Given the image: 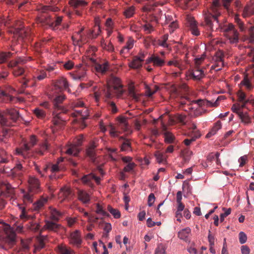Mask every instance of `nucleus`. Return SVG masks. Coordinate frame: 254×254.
I'll use <instances>...</instances> for the list:
<instances>
[{
  "instance_id": "1",
  "label": "nucleus",
  "mask_w": 254,
  "mask_h": 254,
  "mask_svg": "<svg viewBox=\"0 0 254 254\" xmlns=\"http://www.w3.org/2000/svg\"><path fill=\"white\" fill-rule=\"evenodd\" d=\"M124 92L123 84L119 77L112 76L110 77L104 93L107 98H111L114 96L121 97Z\"/></svg>"
},
{
  "instance_id": "2",
  "label": "nucleus",
  "mask_w": 254,
  "mask_h": 254,
  "mask_svg": "<svg viewBox=\"0 0 254 254\" xmlns=\"http://www.w3.org/2000/svg\"><path fill=\"white\" fill-rule=\"evenodd\" d=\"M211 10L213 14L211 13H207L204 17V25L208 30H213L214 24H216V28L217 26L220 27L218 17L220 15V12L218 11V8L220 6L219 0H213L212 3L211 4Z\"/></svg>"
},
{
  "instance_id": "3",
  "label": "nucleus",
  "mask_w": 254,
  "mask_h": 254,
  "mask_svg": "<svg viewBox=\"0 0 254 254\" xmlns=\"http://www.w3.org/2000/svg\"><path fill=\"white\" fill-rule=\"evenodd\" d=\"M38 10L41 13L36 18V23L41 27L45 28H48V27L52 28L53 16L48 13L49 10H53L51 6H41L39 7Z\"/></svg>"
},
{
  "instance_id": "4",
  "label": "nucleus",
  "mask_w": 254,
  "mask_h": 254,
  "mask_svg": "<svg viewBox=\"0 0 254 254\" xmlns=\"http://www.w3.org/2000/svg\"><path fill=\"white\" fill-rule=\"evenodd\" d=\"M0 228H1L5 234L6 244L1 245L0 248L3 250H8L13 247L15 243L16 234L10 228L8 224L4 222H0Z\"/></svg>"
},
{
  "instance_id": "5",
  "label": "nucleus",
  "mask_w": 254,
  "mask_h": 254,
  "mask_svg": "<svg viewBox=\"0 0 254 254\" xmlns=\"http://www.w3.org/2000/svg\"><path fill=\"white\" fill-rule=\"evenodd\" d=\"M5 114L10 116L11 120H8V119L6 118L4 115L0 111V125L2 127L12 126V122H15L19 118V113L17 110L13 109V108L7 109Z\"/></svg>"
},
{
  "instance_id": "6",
  "label": "nucleus",
  "mask_w": 254,
  "mask_h": 254,
  "mask_svg": "<svg viewBox=\"0 0 254 254\" xmlns=\"http://www.w3.org/2000/svg\"><path fill=\"white\" fill-rule=\"evenodd\" d=\"M224 36L228 39L229 43H238L239 40V34L232 23L224 25L222 28Z\"/></svg>"
},
{
  "instance_id": "7",
  "label": "nucleus",
  "mask_w": 254,
  "mask_h": 254,
  "mask_svg": "<svg viewBox=\"0 0 254 254\" xmlns=\"http://www.w3.org/2000/svg\"><path fill=\"white\" fill-rule=\"evenodd\" d=\"M37 139L35 135H31L30 137V140L28 143H24L23 144L16 150V152L19 155H21L24 158L31 156L32 154L29 152L31 148L36 144Z\"/></svg>"
},
{
  "instance_id": "8",
  "label": "nucleus",
  "mask_w": 254,
  "mask_h": 254,
  "mask_svg": "<svg viewBox=\"0 0 254 254\" xmlns=\"http://www.w3.org/2000/svg\"><path fill=\"white\" fill-rule=\"evenodd\" d=\"M69 4L73 9L74 10L76 15H81L82 14V10H83L88 4V2L84 0H70Z\"/></svg>"
},
{
  "instance_id": "9",
  "label": "nucleus",
  "mask_w": 254,
  "mask_h": 254,
  "mask_svg": "<svg viewBox=\"0 0 254 254\" xmlns=\"http://www.w3.org/2000/svg\"><path fill=\"white\" fill-rule=\"evenodd\" d=\"M221 98V96H219L217 100L214 102V103H211L210 101H204V100H196V101H191L188 105V109L190 110H194V109H197L199 106L203 105L205 103L207 106H213V107H216L218 105V101Z\"/></svg>"
},
{
  "instance_id": "10",
  "label": "nucleus",
  "mask_w": 254,
  "mask_h": 254,
  "mask_svg": "<svg viewBox=\"0 0 254 254\" xmlns=\"http://www.w3.org/2000/svg\"><path fill=\"white\" fill-rule=\"evenodd\" d=\"M97 147V144L95 142H91L89 143L86 150L87 156L89 157L91 162L96 163V148Z\"/></svg>"
},
{
  "instance_id": "11",
  "label": "nucleus",
  "mask_w": 254,
  "mask_h": 254,
  "mask_svg": "<svg viewBox=\"0 0 254 254\" xmlns=\"http://www.w3.org/2000/svg\"><path fill=\"white\" fill-rule=\"evenodd\" d=\"M29 186L30 190L34 194L40 191V184L39 179L35 177H30L28 180Z\"/></svg>"
},
{
  "instance_id": "12",
  "label": "nucleus",
  "mask_w": 254,
  "mask_h": 254,
  "mask_svg": "<svg viewBox=\"0 0 254 254\" xmlns=\"http://www.w3.org/2000/svg\"><path fill=\"white\" fill-rule=\"evenodd\" d=\"M82 242L81 238V233L80 231L75 230L71 233L69 237V243L76 245V247H80Z\"/></svg>"
},
{
  "instance_id": "13",
  "label": "nucleus",
  "mask_w": 254,
  "mask_h": 254,
  "mask_svg": "<svg viewBox=\"0 0 254 254\" xmlns=\"http://www.w3.org/2000/svg\"><path fill=\"white\" fill-rule=\"evenodd\" d=\"M127 120V117H125L124 116H119L117 118L118 125L121 129H122L123 130L126 131V132L129 133V134H130V133L132 132V131L129 129Z\"/></svg>"
},
{
  "instance_id": "14",
  "label": "nucleus",
  "mask_w": 254,
  "mask_h": 254,
  "mask_svg": "<svg viewBox=\"0 0 254 254\" xmlns=\"http://www.w3.org/2000/svg\"><path fill=\"white\" fill-rule=\"evenodd\" d=\"M78 199L84 204L89 203L91 200V194L84 190L78 189L77 191Z\"/></svg>"
},
{
  "instance_id": "15",
  "label": "nucleus",
  "mask_w": 254,
  "mask_h": 254,
  "mask_svg": "<svg viewBox=\"0 0 254 254\" xmlns=\"http://www.w3.org/2000/svg\"><path fill=\"white\" fill-rule=\"evenodd\" d=\"M150 62H152L153 65L155 66L158 67L163 66V65H165V63L163 58H161L158 56H155V55H153L146 60V63L148 64L150 63Z\"/></svg>"
},
{
  "instance_id": "16",
  "label": "nucleus",
  "mask_w": 254,
  "mask_h": 254,
  "mask_svg": "<svg viewBox=\"0 0 254 254\" xmlns=\"http://www.w3.org/2000/svg\"><path fill=\"white\" fill-rule=\"evenodd\" d=\"M65 97L64 95H60L56 96L53 101L55 109L57 111H61L63 113H66L67 110L64 108L61 104L64 100Z\"/></svg>"
},
{
  "instance_id": "17",
  "label": "nucleus",
  "mask_w": 254,
  "mask_h": 254,
  "mask_svg": "<svg viewBox=\"0 0 254 254\" xmlns=\"http://www.w3.org/2000/svg\"><path fill=\"white\" fill-rule=\"evenodd\" d=\"M61 227V224H57L56 222H53V221L46 220L43 227V229L57 233L60 229Z\"/></svg>"
},
{
  "instance_id": "18",
  "label": "nucleus",
  "mask_w": 254,
  "mask_h": 254,
  "mask_svg": "<svg viewBox=\"0 0 254 254\" xmlns=\"http://www.w3.org/2000/svg\"><path fill=\"white\" fill-rule=\"evenodd\" d=\"M26 170L25 167H23L20 163H18L16 164L15 167L11 170V173L14 176L21 177Z\"/></svg>"
},
{
  "instance_id": "19",
  "label": "nucleus",
  "mask_w": 254,
  "mask_h": 254,
  "mask_svg": "<svg viewBox=\"0 0 254 254\" xmlns=\"http://www.w3.org/2000/svg\"><path fill=\"white\" fill-rule=\"evenodd\" d=\"M189 25L190 27V30L193 35L198 36L200 32L198 29L196 22L193 17H188Z\"/></svg>"
},
{
  "instance_id": "20",
  "label": "nucleus",
  "mask_w": 254,
  "mask_h": 254,
  "mask_svg": "<svg viewBox=\"0 0 254 254\" xmlns=\"http://www.w3.org/2000/svg\"><path fill=\"white\" fill-rule=\"evenodd\" d=\"M55 86L60 90L65 89L68 91H70L68 88V82L64 77H60V79H58L55 83Z\"/></svg>"
},
{
  "instance_id": "21",
  "label": "nucleus",
  "mask_w": 254,
  "mask_h": 254,
  "mask_svg": "<svg viewBox=\"0 0 254 254\" xmlns=\"http://www.w3.org/2000/svg\"><path fill=\"white\" fill-rule=\"evenodd\" d=\"M190 74L193 79H200L204 76L203 70L200 69L199 66L196 65Z\"/></svg>"
},
{
  "instance_id": "22",
  "label": "nucleus",
  "mask_w": 254,
  "mask_h": 254,
  "mask_svg": "<svg viewBox=\"0 0 254 254\" xmlns=\"http://www.w3.org/2000/svg\"><path fill=\"white\" fill-rule=\"evenodd\" d=\"M71 75L73 79L83 80L86 76V69L84 68H79L75 73H71Z\"/></svg>"
},
{
  "instance_id": "23",
  "label": "nucleus",
  "mask_w": 254,
  "mask_h": 254,
  "mask_svg": "<svg viewBox=\"0 0 254 254\" xmlns=\"http://www.w3.org/2000/svg\"><path fill=\"white\" fill-rule=\"evenodd\" d=\"M58 251L60 254H73L74 251L69 247L64 244H60L57 246Z\"/></svg>"
},
{
  "instance_id": "24",
  "label": "nucleus",
  "mask_w": 254,
  "mask_h": 254,
  "mask_svg": "<svg viewBox=\"0 0 254 254\" xmlns=\"http://www.w3.org/2000/svg\"><path fill=\"white\" fill-rule=\"evenodd\" d=\"M95 68L97 72L104 74L109 68V64L108 63H104L103 64L95 63Z\"/></svg>"
},
{
  "instance_id": "25",
  "label": "nucleus",
  "mask_w": 254,
  "mask_h": 254,
  "mask_svg": "<svg viewBox=\"0 0 254 254\" xmlns=\"http://www.w3.org/2000/svg\"><path fill=\"white\" fill-rule=\"evenodd\" d=\"M14 98L13 96L7 94L5 91L0 87V102L9 103V102H12Z\"/></svg>"
},
{
  "instance_id": "26",
  "label": "nucleus",
  "mask_w": 254,
  "mask_h": 254,
  "mask_svg": "<svg viewBox=\"0 0 254 254\" xmlns=\"http://www.w3.org/2000/svg\"><path fill=\"white\" fill-rule=\"evenodd\" d=\"M47 201L48 197H44V196H41L39 200H37V201L33 204L34 210H39L40 209L42 208L45 204L47 203Z\"/></svg>"
},
{
  "instance_id": "27",
  "label": "nucleus",
  "mask_w": 254,
  "mask_h": 254,
  "mask_svg": "<svg viewBox=\"0 0 254 254\" xmlns=\"http://www.w3.org/2000/svg\"><path fill=\"white\" fill-rule=\"evenodd\" d=\"M62 112L58 111L57 110L55 109L53 112V115H55L52 120L53 124L55 125H61L64 120L63 119L61 116Z\"/></svg>"
},
{
  "instance_id": "28",
  "label": "nucleus",
  "mask_w": 254,
  "mask_h": 254,
  "mask_svg": "<svg viewBox=\"0 0 254 254\" xmlns=\"http://www.w3.org/2000/svg\"><path fill=\"white\" fill-rule=\"evenodd\" d=\"M191 232L190 229L189 227L185 228L179 232L178 236L179 238L185 241H188V236Z\"/></svg>"
},
{
  "instance_id": "29",
  "label": "nucleus",
  "mask_w": 254,
  "mask_h": 254,
  "mask_svg": "<svg viewBox=\"0 0 254 254\" xmlns=\"http://www.w3.org/2000/svg\"><path fill=\"white\" fill-rule=\"evenodd\" d=\"M128 66L131 67V68L134 69H138L140 68V67H141L142 64H141V60H140L139 57H133L132 62L128 64Z\"/></svg>"
},
{
  "instance_id": "30",
  "label": "nucleus",
  "mask_w": 254,
  "mask_h": 254,
  "mask_svg": "<svg viewBox=\"0 0 254 254\" xmlns=\"http://www.w3.org/2000/svg\"><path fill=\"white\" fill-rule=\"evenodd\" d=\"M223 66H224L223 58L221 56H218L216 58V63L212 65L211 68L214 69V70L218 71L221 70Z\"/></svg>"
},
{
  "instance_id": "31",
  "label": "nucleus",
  "mask_w": 254,
  "mask_h": 254,
  "mask_svg": "<svg viewBox=\"0 0 254 254\" xmlns=\"http://www.w3.org/2000/svg\"><path fill=\"white\" fill-rule=\"evenodd\" d=\"M34 193L32 191H31L30 188L29 186L28 191L25 192L23 196V200L24 203H31L33 202Z\"/></svg>"
},
{
  "instance_id": "32",
  "label": "nucleus",
  "mask_w": 254,
  "mask_h": 254,
  "mask_svg": "<svg viewBox=\"0 0 254 254\" xmlns=\"http://www.w3.org/2000/svg\"><path fill=\"white\" fill-rule=\"evenodd\" d=\"M12 69V73L14 76H19L24 74L25 72L24 68L20 65L16 64L14 66H8Z\"/></svg>"
},
{
  "instance_id": "33",
  "label": "nucleus",
  "mask_w": 254,
  "mask_h": 254,
  "mask_svg": "<svg viewBox=\"0 0 254 254\" xmlns=\"http://www.w3.org/2000/svg\"><path fill=\"white\" fill-rule=\"evenodd\" d=\"M94 174H89L84 175L82 177L81 180L84 184L88 185L89 186L92 187L93 185V180L94 179Z\"/></svg>"
},
{
  "instance_id": "34",
  "label": "nucleus",
  "mask_w": 254,
  "mask_h": 254,
  "mask_svg": "<svg viewBox=\"0 0 254 254\" xmlns=\"http://www.w3.org/2000/svg\"><path fill=\"white\" fill-rule=\"evenodd\" d=\"M66 153L69 155H73L74 156H77L79 152H80V149L78 147L77 145L74 142V144H72L66 150Z\"/></svg>"
},
{
  "instance_id": "35",
  "label": "nucleus",
  "mask_w": 254,
  "mask_h": 254,
  "mask_svg": "<svg viewBox=\"0 0 254 254\" xmlns=\"http://www.w3.org/2000/svg\"><path fill=\"white\" fill-rule=\"evenodd\" d=\"M120 139L123 140V142L122 143L121 146V150H122V151H126V150H131V143L129 139H125L123 137H121Z\"/></svg>"
},
{
  "instance_id": "36",
  "label": "nucleus",
  "mask_w": 254,
  "mask_h": 254,
  "mask_svg": "<svg viewBox=\"0 0 254 254\" xmlns=\"http://www.w3.org/2000/svg\"><path fill=\"white\" fill-rule=\"evenodd\" d=\"M50 210L51 218L53 220L58 221L60 217L62 215V212L59 211V210L55 208H52V207H50Z\"/></svg>"
},
{
  "instance_id": "37",
  "label": "nucleus",
  "mask_w": 254,
  "mask_h": 254,
  "mask_svg": "<svg viewBox=\"0 0 254 254\" xmlns=\"http://www.w3.org/2000/svg\"><path fill=\"white\" fill-rule=\"evenodd\" d=\"M164 140L166 143H174L175 137L172 132L165 131L164 132Z\"/></svg>"
},
{
  "instance_id": "38",
  "label": "nucleus",
  "mask_w": 254,
  "mask_h": 254,
  "mask_svg": "<svg viewBox=\"0 0 254 254\" xmlns=\"http://www.w3.org/2000/svg\"><path fill=\"white\" fill-rule=\"evenodd\" d=\"M14 33L15 35L18 36L19 37L24 38L26 37L29 34V32L25 30L24 28H17L15 29Z\"/></svg>"
},
{
  "instance_id": "39",
  "label": "nucleus",
  "mask_w": 254,
  "mask_h": 254,
  "mask_svg": "<svg viewBox=\"0 0 254 254\" xmlns=\"http://www.w3.org/2000/svg\"><path fill=\"white\" fill-rule=\"evenodd\" d=\"M47 77V74L44 70H37L36 75L34 76L35 80H42Z\"/></svg>"
},
{
  "instance_id": "40",
  "label": "nucleus",
  "mask_w": 254,
  "mask_h": 254,
  "mask_svg": "<svg viewBox=\"0 0 254 254\" xmlns=\"http://www.w3.org/2000/svg\"><path fill=\"white\" fill-rule=\"evenodd\" d=\"M254 4L252 5H247L244 7L243 10L244 16H248V15H254Z\"/></svg>"
},
{
  "instance_id": "41",
  "label": "nucleus",
  "mask_w": 254,
  "mask_h": 254,
  "mask_svg": "<svg viewBox=\"0 0 254 254\" xmlns=\"http://www.w3.org/2000/svg\"><path fill=\"white\" fill-rule=\"evenodd\" d=\"M135 11V7L133 6H129L124 11V15L127 18H129V17H131L133 16Z\"/></svg>"
},
{
  "instance_id": "42",
  "label": "nucleus",
  "mask_w": 254,
  "mask_h": 254,
  "mask_svg": "<svg viewBox=\"0 0 254 254\" xmlns=\"http://www.w3.org/2000/svg\"><path fill=\"white\" fill-rule=\"evenodd\" d=\"M62 20V16H57L55 20H54V18L52 17V29L55 30V29L58 28V26L61 24Z\"/></svg>"
},
{
  "instance_id": "43",
  "label": "nucleus",
  "mask_w": 254,
  "mask_h": 254,
  "mask_svg": "<svg viewBox=\"0 0 254 254\" xmlns=\"http://www.w3.org/2000/svg\"><path fill=\"white\" fill-rule=\"evenodd\" d=\"M75 112L76 113V116H80V117H81V119L83 120L87 119L88 116V110L86 108H83L82 110H75Z\"/></svg>"
},
{
  "instance_id": "44",
  "label": "nucleus",
  "mask_w": 254,
  "mask_h": 254,
  "mask_svg": "<svg viewBox=\"0 0 254 254\" xmlns=\"http://www.w3.org/2000/svg\"><path fill=\"white\" fill-rule=\"evenodd\" d=\"M12 53L10 52H2L0 53V64L4 63L6 62L8 59L11 56Z\"/></svg>"
},
{
  "instance_id": "45",
  "label": "nucleus",
  "mask_w": 254,
  "mask_h": 254,
  "mask_svg": "<svg viewBox=\"0 0 254 254\" xmlns=\"http://www.w3.org/2000/svg\"><path fill=\"white\" fill-rule=\"evenodd\" d=\"M239 117L241 119L242 122L245 124H250L251 122V118L247 113L241 112L240 113H239Z\"/></svg>"
},
{
  "instance_id": "46",
  "label": "nucleus",
  "mask_w": 254,
  "mask_h": 254,
  "mask_svg": "<svg viewBox=\"0 0 254 254\" xmlns=\"http://www.w3.org/2000/svg\"><path fill=\"white\" fill-rule=\"evenodd\" d=\"M128 96L131 97L135 100H138L139 99V95L136 94L133 87H129L128 88Z\"/></svg>"
},
{
  "instance_id": "47",
  "label": "nucleus",
  "mask_w": 254,
  "mask_h": 254,
  "mask_svg": "<svg viewBox=\"0 0 254 254\" xmlns=\"http://www.w3.org/2000/svg\"><path fill=\"white\" fill-rule=\"evenodd\" d=\"M193 153L188 149H186L182 151V155L185 161H189Z\"/></svg>"
},
{
  "instance_id": "48",
  "label": "nucleus",
  "mask_w": 254,
  "mask_h": 254,
  "mask_svg": "<svg viewBox=\"0 0 254 254\" xmlns=\"http://www.w3.org/2000/svg\"><path fill=\"white\" fill-rule=\"evenodd\" d=\"M154 155L159 163H163L166 161V159L163 153L160 151H156Z\"/></svg>"
},
{
  "instance_id": "49",
  "label": "nucleus",
  "mask_w": 254,
  "mask_h": 254,
  "mask_svg": "<svg viewBox=\"0 0 254 254\" xmlns=\"http://www.w3.org/2000/svg\"><path fill=\"white\" fill-rule=\"evenodd\" d=\"M108 210L114 216L115 218H120L121 217V213L119 210L117 209H115V208H112L111 205L108 206Z\"/></svg>"
},
{
  "instance_id": "50",
  "label": "nucleus",
  "mask_w": 254,
  "mask_h": 254,
  "mask_svg": "<svg viewBox=\"0 0 254 254\" xmlns=\"http://www.w3.org/2000/svg\"><path fill=\"white\" fill-rule=\"evenodd\" d=\"M27 60L23 58H18L15 61H11L8 64V65H15L16 64L20 65V64H23L26 63Z\"/></svg>"
},
{
  "instance_id": "51",
  "label": "nucleus",
  "mask_w": 254,
  "mask_h": 254,
  "mask_svg": "<svg viewBox=\"0 0 254 254\" xmlns=\"http://www.w3.org/2000/svg\"><path fill=\"white\" fill-rule=\"evenodd\" d=\"M248 33L249 35V42L253 43L254 41V25H251L248 28Z\"/></svg>"
},
{
  "instance_id": "52",
  "label": "nucleus",
  "mask_w": 254,
  "mask_h": 254,
  "mask_svg": "<svg viewBox=\"0 0 254 254\" xmlns=\"http://www.w3.org/2000/svg\"><path fill=\"white\" fill-rule=\"evenodd\" d=\"M48 144L47 143L45 142L41 146L39 149H36V152L37 154H39V155H44V151H45V150H48Z\"/></svg>"
},
{
  "instance_id": "53",
  "label": "nucleus",
  "mask_w": 254,
  "mask_h": 254,
  "mask_svg": "<svg viewBox=\"0 0 254 254\" xmlns=\"http://www.w3.org/2000/svg\"><path fill=\"white\" fill-rule=\"evenodd\" d=\"M235 22L237 23L240 30L242 31H244L245 30L246 28L243 22L242 21L241 19H240L239 17L237 16H236L234 18Z\"/></svg>"
},
{
  "instance_id": "54",
  "label": "nucleus",
  "mask_w": 254,
  "mask_h": 254,
  "mask_svg": "<svg viewBox=\"0 0 254 254\" xmlns=\"http://www.w3.org/2000/svg\"><path fill=\"white\" fill-rule=\"evenodd\" d=\"M34 113L36 117L40 118V119H43L46 115V113L44 110L40 109V108H36L34 110Z\"/></svg>"
},
{
  "instance_id": "55",
  "label": "nucleus",
  "mask_w": 254,
  "mask_h": 254,
  "mask_svg": "<svg viewBox=\"0 0 254 254\" xmlns=\"http://www.w3.org/2000/svg\"><path fill=\"white\" fill-rule=\"evenodd\" d=\"M96 212L97 214H101L102 216H108L109 214L106 212L105 210H103L102 207L99 203L96 204Z\"/></svg>"
},
{
  "instance_id": "56",
  "label": "nucleus",
  "mask_w": 254,
  "mask_h": 254,
  "mask_svg": "<svg viewBox=\"0 0 254 254\" xmlns=\"http://www.w3.org/2000/svg\"><path fill=\"white\" fill-rule=\"evenodd\" d=\"M168 39V35H164L162 36V40H159L158 43L161 46L164 48H168L169 45L167 43V41Z\"/></svg>"
},
{
  "instance_id": "57",
  "label": "nucleus",
  "mask_w": 254,
  "mask_h": 254,
  "mask_svg": "<svg viewBox=\"0 0 254 254\" xmlns=\"http://www.w3.org/2000/svg\"><path fill=\"white\" fill-rule=\"evenodd\" d=\"M9 130V129L4 128V127L2 128V131L0 132V142L3 141L4 138L8 137V132Z\"/></svg>"
},
{
  "instance_id": "58",
  "label": "nucleus",
  "mask_w": 254,
  "mask_h": 254,
  "mask_svg": "<svg viewBox=\"0 0 254 254\" xmlns=\"http://www.w3.org/2000/svg\"><path fill=\"white\" fill-rule=\"evenodd\" d=\"M155 254H167L165 247L162 244L158 245Z\"/></svg>"
},
{
  "instance_id": "59",
  "label": "nucleus",
  "mask_w": 254,
  "mask_h": 254,
  "mask_svg": "<svg viewBox=\"0 0 254 254\" xmlns=\"http://www.w3.org/2000/svg\"><path fill=\"white\" fill-rule=\"evenodd\" d=\"M239 242L241 244H244L247 242V236L245 232L241 231L239 234Z\"/></svg>"
},
{
  "instance_id": "60",
  "label": "nucleus",
  "mask_w": 254,
  "mask_h": 254,
  "mask_svg": "<svg viewBox=\"0 0 254 254\" xmlns=\"http://www.w3.org/2000/svg\"><path fill=\"white\" fill-rule=\"evenodd\" d=\"M223 210L224 211L223 213H221L220 214V221H224L225 218L227 217V216L229 215L231 212V208H229L227 209L226 208H223Z\"/></svg>"
},
{
  "instance_id": "61",
  "label": "nucleus",
  "mask_w": 254,
  "mask_h": 254,
  "mask_svg": "<svg viewBox=\"0 0 254 254\" xmlns=\"http://www.w3.org/2000/svg\"><path fill=\"white\" fill-rule=\"evenodd\" d=\"M241 84L244 85L248 89H252L253 86L247 77H245L241 82Z\"/></svg>"
},
{
  "instance_id": "62",
  "label": "nucleus",
  "mask_w": 254,
  "mask_h": 254,
  "mask_svg": "<svg viewBox=\"0 0 254 254\" xmlns=\"http://www.w3.org/2000/svg\"><path fill=\"white\" fill-rule=\"evenodd\" d=\"M221 127L222 124L220 121H217V122L214 124V126L212 128L213 135L214 134H216L217 131L219 130V129H220Z\"/></svg>"
},
{
  "instance_id": "63",
  "label": "nucleus",
  "mask_w": 254,
  "mask_h": 254,
  "mask_svg": "<svg viewBox=\"0 0 254 254\" xmlns=\"http://www.w3.org/2000/svg\"><path fill=\"white\" fill-rule=\"evenodd\" d=\"M101 45L104 49L107 50L108 51L112 52L114 50V47L112 43H108V44H106V43L104 42L102 43Z\"/></svg>"
},
{
  "instance_id": "64",
  "label": "nucleus",
  "mask_w": 254,
  "mask_h": 254,
  "mask_svg": "<svg viewBox=\"0 0 254 254\" xmlns=\"http://www.w3.org/2000/svg\"><path fill=\"white\" fill-rule=\"evenodd\" d=\"M45 243L43 240H39L38 243H37L35 245V252H38V251H39L41 250V249L44 248L45 247Z\"/></svg>"
}]
</instances>
